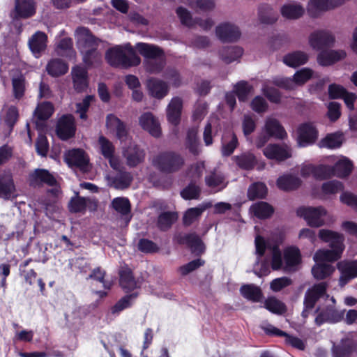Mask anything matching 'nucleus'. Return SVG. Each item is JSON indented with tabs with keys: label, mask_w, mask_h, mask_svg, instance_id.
<instances>
[{
	"label": "nucleus",
	"mask_w": 357,
	"mask_h": 357,
	"mask_svg": "<svg viewBox=\"0 0 357 357\" xmlns=\"http://www.w3.org/2000/svg\"><path fill=\"white\" fill-rule=\"evenodd\" d=\"M255 248L257 259L254 266V272L258 276L266 275L270 272L268 261L261 259L266 250L272 256L271 268L273 270L282 269L285 272H294L298 269L301 262V254L298 248L294 247L287 248L282 257L278 245H270L260 236L255 238Z\"/></svg>",
	"instance_id": "f257e3e1"
},
{
	"label": "nucleus",
	"mask_w": 357,
	"mask_h": 357,
	"mask_svg": "<svg viewBox=\"0 0 357 357\" xmlns=\"http://www.w3.org/2000/svg\"><path fill=\"white\" fill-rule=\"evenodd\" d=\"M319 237L324 242L329 243L331 250L320 249L314 255L315 262H333L341 258L344 250V237L342 234L329 229H320Z\"/></svg>",
	"instance_id": "f03ea898"
},
{
	"label": "nucleus",
	"mask_w": 357,
	"mask_h": 357,
	"mask_svg": "<svg viewBox=\"0 0 357 357\" xmlns=\"http://www.w3.org/2000/svg\"><path fill=\"white\" fill-rule=\"evenodd\" d=\"M134 49L130 43L115 45L105 52V60L114 68H128L133 65Z\"/></svg>",
	"instance_id": "7ed1b4c3"
},
{
	"label": "nucleus",
	"mask_w": 357,
	"mask_h": 357,
	"mask_svg": "<svg viewBox=\"0 0 357 357\" xmlns=\"http://www.w3.org/2000/svg\"><path fill=\"white\" fill-rule=\"evenodd\" d=\"M135 50L146 58V69L153 74L159 73L165 66V61L162 51L158 47L146 43H138Z\"/></svg>",
	"instance_id": "20e7f679"
},
{
	"label": "nucleus",
	"mask_w": 357,
	"mask_h": 357,
	"mask_svg": "<svg viewBox=\"0 0 357 357\" xmlns=\"http://www.w3.org/2000/svg\"><path fill=\"white\" fill-rule=\"evenodd\" d=\"M106 125L107 128L116 133L117 138L121 141L123 149V154L127 159V163L130 167H134V153L130 146H127V141L131 142L128 138V130L126 126L114 114L107 116Z\"/></svg>",
	"instance_id": "39448f33"
},
{
	"label": "nucleus",
	"mask_w": 357,
	"mask_h": 357,
	"mask_svg": "<svg viewBox=\"0 0 357 357\" xmlns=\"http://www.w3.org/2000/svg\"><path fill=\"white\" fill-rule=\"evenodd\" d=\"M153 165L160 172L171 174L178 172L184 165L183 157L172 151L158 154L153 159Z\"/></svg>",
	"instance_id": "423d86ee"
},
{
	"label": "nucleus",
	"mask_w": 357,
	"mask_h": 357,
	"mask_svg": "<svg viewBox=\"0 0 357 357\" xmlns=\"http://www.w3.org/2000/svg\"><path fill=\"white\" fill-rule=\"evenodd\" d=\"M327 287V282H321L314 284L306 291L304 298V310L302 312L303 317H308L310 312L313 310L315 303L319 298H329V295L326 294Z\"/></svg>",
	"instance_id": "0eeeda50"
},
{
	"label": "nucleus",
	"mask_w": 357,
	"mask_h": 357,
	"mask_svg": "<svg viewBox=\"0 0 357 357\" xmlns=\"http://www.w3.org/2000/svg\"><path fill=\"white\" fill-rule=\"evenodd\" d=\"M332 304H328L318 313L315 318V323L321 326L324 323L335 324L341 321L344 315L345 310H337L335 309L336 301L334 297H331Z\"/></svg>",
	"instance_id": "6e6552de"
},
{
	"label": "nucleus",
	"mask_w": 357,
	"mask_h": 357,
	"mask_svg": "<svg viewBox=\"0 0 357 357\" xmlns=\"http://www.w3.org/2000/svg\"><path fill=\"white\" fill-rule=\"evenodd\" d=\"M297 215L310 227H319L324 224V217L326 215V211L322 206L301 207L297 210Z\"/></svg>",
	"instance_id": "1a4fd4ad"
},
{
	"label": "nucleus",
	"mask_w": 357,
	"mask_h": 357,
	"mask_svg": "<svg viewBox=\"0 0 357 357\" xmlns=\"http://www.w3.org/2000/svg\"><path fill=\"white\" fill-rule=\"evenodd\" d=\"M313 75L314 72L312 70L308 68H304L297 71L294 74L293 79L287 77L280 78L275 79L274 83L280 87L291 89L296 84L301 85L306 82L313 77Z\"/></svg>",
	"instance_id": "9d476101"
},
{
	"label": "nucleus",
	"mask_w": 357,
	"mask_h": 357,
	"mask_svg": "<svg viewBox=\"0 0 357 357\" xmlns=\"http://www.w3.org/2000/svg\"><path fill=\"white\" fill-rule=\"evenodd\" d=\"M333 36L326 30H317L311 33L308 38L310 47L316 51L323 50L334 43Z\"/></svg>",
	"instance_id": "9b49d317"
},
{
	"label": "nucleus",
	"mask_w": 357,
	"mask_h": 357,
	"mask_svg": "<svg viewBox=\"0 0 357 357\" xmlns=\"http://www.w3.org/2000/svg\"><path fill=\"white\" fill-rule=\"evenodd\" d=\"M318 138V130L312 123H304L298 128V145L305 147L313 144Z\"/></svg>",
	"instance_id": "f8f14e48"
},
{
	"label": "nucleus",
	"mask_w": 357,
	"mask_h": 357,
	"mask_svg": "<svg viewBox=\"0 0 357 357\" xmlns=\"http://www.w3.org/2000/svg\"><path fill=\"white\" fill-rule=\"evenodd\" d=\"M36 13V3L34 0H15L14 10L10 13L13 21L20 19H26Z\"/></svg>",
	"instance_id": "ddd939ff"
},
{
	"label": "nucleus",
	"mask_w": 357,
	"mask_h": 357,
	"mask_svg": "<svg viewBox=\"0 0 357 357\" xmlns=\"http://www.w3.org/2000/svg\"><path fill=\"white\" fill-rule=\"evenodd\" d=\"M77 37V46L81 53L91 51L98 48L99 40L95 38L90 31L84 27L78 28L76 30Z\"/></svg>",
	"instance_id": "4468645a"
},
{
	"label": "nucleus",
	"mask_w": 357,
	"mask_h": 357,
	"mask_svg": "<svg viewBox=\"0 0 357 357\" xmlns=\"http://www.w3.org/2000/svg\"><path fill=\"white\" fill-rule=\"evenodd\" d=\"M66 162L70 167H75L80 170L86 172L89 170V158L85 152L79 149L70 150L65 155Z\"/></svg>",
	"instance_id": "2eb2a0df"
},
{
	"label": "nucleus",
	"mask_w": 357,
	"mask_h": 357,
	"mask_svg": "<svg viewBox=\"0 0 357 357\" xmlns=\"http://www.w3.org/2000/svg\"><path fill=\"white\" fill-rule=\"evenodd\" d=\"M217 37L223 42H235L241 36L239 28L234 24L225 22L215 28Z\"/></svg>",
	"instance_id": "dca6fc26"
},
{
	"label": "nucleus",
	"mask_w": 357,
	"mask_h": 357,
	"mask_svg": "<svg viewBox=\"0 0 357 357\" xmlns=\"http://www.w3.org/2000/svg\"><path fill=\"white\" fill-rule=\"evenodd\" d=\"M263 153L267 158L278 161H283L291 156V149L286 144H268Z\"/></svg>",
	"instance_id": "f3484780"
},
{
	"label": "nucleus",
	"mask_w": 357,
	"mask_h": 357,
	"mask_svg": "<svg viewBox=\"0 0 357 357\" xmlns=\"http://www.w3.org/2000/svg\"><path fill=\"white\" fill-rule=\"evenodd\" d=\"M15 185L10 171L0 173V198L6 200L15 197Z\"/></svg>",
	"instance_id": "a211bd4d"
},
{
	"label": "nucleus",
	"mask_w": 357,
	"mask_h": 357,
	"mask_svg": "<svg viewBox=\"0 0 357 357\" xmlns=\"http://www.w3.org/2000/svg\"><path fill=\"white\" fill-rule=\"evenodd\" d=\"M261 328L268 335L284 337L285 342L296 349L300 350H303L305 349V344L301 339L297 337L290 335L271 324H264L261 326Z\"/></svg>",
	"instance_id": "6ab92c4d"
},
{
	"label": "nucleus",
	"mask_w": 357,
	"mask_h": 357,
	"mask_svg": "<svg viewBox=\"0 0 357 357\" xmlns=\"http://www.w3.org/2000/svg\"><path fill=\"white\" fill-rule=\"evenodd\" d=\"M341 273L339 284L344 287L351 279L357 277V261H342L337 264Z\"/></svg>",
	"instance_id": "aec40b11"
},
{
	"label": "nucleus",
	"mask_w": 357,
	"mask_h": 357,
	"mask_svg": "<svg viewBox=\"0 0 357 357\" xmlns=\"http://www.w3.org/2000/svg\"><path fill=\"white\" fill-rule=\"evenodd\" d=\"M305 11L303 6L296 1H288L280 8L281 15L289 20H296L302 17Z\"/></svg>",
	"instance_id": "412c9836"
},
{
	"label": "nucleus",
	"mask_w": 357,
	"mask_h": 357,
	"mask_svg": "<svg viewBox=\"0 0 357 357\" xmlns=\"http://www.w3.org/2000/svg\"><path fill=\"white\" fill-rule=\"evenodd\" d=\"M75 132L74 118L72 115H64L58 121L56 126V134L58 137L66 140L73 136Z\"/></svg>",
	"instance_id": "4be33fe9"
},
{
	"label": "nucleus",
	"mask_w": 357,
	"mask_h": 357,
	"mask_svg": "<svg viewBox=\"0 0 357 357\" xmlns=\"http://www.w3.org/2000/svg\"><path fill=\"white\" fill-rule=\"evenodd\" d=\"M29 181L31 186L38 187L43 183L50 186L56 184L55 178L46 169H36L29 174Z\"/></svg>",
	"instance_id": "5701e85b"
},
{
	"label": "nucleus",
	"mask_w": 357,
	"mask_h": 357,
	"mask_svg": "<svg viewBox=\"0 0 357 357\" xmlns=\"http://www.w3.org/2000/svg\"><path fill=\"white\" fill-rule=\"evenodd\" d=\"M139 124L142 128L148 131L153 137H159L161 135L160 124L152 113L146 112L139 118Z\"/></svg>",
	"instance_id": "b1692460"
},
{
	"label": "nucleus",
	"mask_w": 357,
	"mask_h": 357,
	"mask_svg": "<svg viewBox=\"0 0 357 357\" xmlns=\"http://www.w3.org/2000/svg\"><path fill=\"white\" fill-rule=\"evenodd\" d=\"M182 107L183 101L181 98L174 97L172 99L167 108V117L169 123L174 126L179 123Z\"/></svg>",
	"instance_id": "393cba45"
},
{
	"label": "nucleus",
	"mask_w": 357,
	"mask_h": 357,
	"mask_svg": "<svg viewBox=\"0 0 357 357\" xmlns=\"http://www.w3.org/2000/svg\"><path fill=\"white\" fill-rule=\"evenodd\" d=\"M329 0H309L307 13L312 18L319 17L324 12L332 10Z\"/></svg>",
	"instance_id": "a878e982"
},
{
	"label": "nucleus",
	"mask_w": 357,
	"mask_h": 357,
	"mask_svg": "<svg viewBox=\"0 0 357 357\" xmlns=\"http://www.w3.org/2000/svg\"><path fill=\"white\" fill-rule=\"evenodd\" d=\"M28 44L32 53L38 58L47 47V36L42 31H37L29 38Z\"/></svg>",
	"instance_id": "bb28decb"
},
{
	"label": "nucleus",
	"mask_w": 357,
	"mask_h": 357,
	"mask_svg": "<svg viewBox=\"0 0 357 357\" xmlns=\"http://www.w3.org/2000/svg\"><path fill=\"white\" fill-rule=\"evenodd\" d=\"M205 182L206 185L215 192L222 190L227 185L224 174L218 169H214L207 175L205 177Z\"/></svg>",
	"instance_id": "cd10ccee"
},
{
	"label": "nucleus",
	"mask_w": 357,
	"mask_h": 357,
	"mask_svg": "<svg viewBox=\"0 0 357 357\" xmlns=\"http://www.w3.org/2000/svg\"><path fill=\"white\" fill-rule=\"evenodd\" d=\"M147 87L150 94L158 98L162 99L166 96L169 91L167 84L156 78H151L147 80Z\"/></svg>",
	"instance_id": "c85d7f7f"
},
{
	"label": "nucleus",
	"mask_w": 357,
	"mask_h": 357,
	"mask_svg": "<svg viewBox=\"0 0 357 357\" xmlns=\"http://www.w3.org/2000/svg\"><path fill=\"white\" fill-rule=\"evenodd\" d=\"M112 207L121 215L126 225H128L131 220L130 203L127 198L116 197L112 202Z\"/></svg>",
	"instance_id": "c756f323"
},
{
	"label": "nucleus",
	"mask_w": 357,
	"mask_h": 357,
	"mask_svg": "<svg viewBox=\"0 0 357 357\" xmlns=\"http://www.w3.org/2000/svg\"><path fill=\"white\" fill-rule=\"evenodd\" d=\"M346 54L343 51H321L317 56L319 65L327 66L344 58Z\"/></svg>",
	"instance_id": "7c9ffc66"
},
{
	"label": "nucleus",
	"mask_w": 357,
	"mask_h": 357,
	"mask_svg": "<svg viewBox=\"0 0 357 357\" xmlns=\"http://www.w3.org/2000/svg\"><path fill=\"white\" fill-rule=\"evenodd\" d=\"M73 81L74 87L77 91H83L88 85L87 71L81 66H75L72 69Z\"/></svg>",
	"instance_id": "2f4dec72"
},
{
	"label": "nucleus",
	"mask_w": 357,
	"mask_h": 357,
	"mask_svg": "<svg viewBox=\"0 0 357 357\" xmlns=\"http://www.w3.org/2000/svg\"><path fill=\"white\" fill-rule=\"evenodd\" d=\"M119 284L126 293L130 292L134 289L132 270L127 265L121 266L119 270Z\"/></svg>",
	"instance_id": "473e14b6"
},
{
	"label": "nucleus",
	"mask_w": 357,
	"mask_h": 357,
	"mask_svg": "<svg viewBox=\"0 0 357 357\" xmlns=\"http://www.w3.org/2000/svg\"><path fill=\"white\" fill-rule=\"evenodd\" d=\"M309 59L307 53L302 51H295L284 56L282 61L284 64L291 68H296L305 64Z\"/></svg>",
	"instance_id": "72a5a7b5"
},
{
	"label": "nucleus",
	"mask_w": 357,
	"mask_h": 357,
	"mask_svg": "<svg viewBox=\"0 0 357 357\" xmlns=\"http://www.w3.org/2000/svg\"><path fill=\"white\" fill-rule=\"evenodd\" d=\"M212 206L211 202L203 203L197 207L190 208L187 210L183 215V222L185 226H189L196 221L202 213Z\"/></svg>",
	"instance_id": "f704fd0d"
},
{
	"label": "nucleus",
	"mask_w": 357,
	"mask_h": 357,
	"mask_svg": "<svg viewBox=\"0 0 357 357\" xmlns=\"http://www.w3.org/2000/svg\"><path fill=\"white\" fill-rule=\"evenodd\" d=\"M68 70V64L61 59H52L46 66L47 73L54 77L66 74Z\"/></svg>",
	"instance_id": "c9c22d12"
},
{
	"label": "nucleus",
	"mask_w": 357,
	"mask_h": 357,
	"mask_svg": "<svg viewBox=\"0 0 357 357\" xmlns=\"http://www.w3.org/2000/svg\"><path fill=\"white\" fill-rule=\"evenodd\" d=\"M264 128L265 131L268 134V136L283 139L287 135L284 129L282 127L278 121L275 119H267Z\"/></svg>",
	"instance_id": "e433bc0d"
},
{
	"label": "nucleus",
	"mask_w": 357,
	"mask_h": 357,
	"mask_svg": "<svg viewBox=\"0 0 357 357\" xmlns=\"http://www.w3.org/2000/svg\"><path fill=\"white\" fill-rule=\"evenodd\" d=\"M301 181L299 178L292 175H283L278 178V187L284 191L296 189L301 185Z\"/></svg>",
	"instance_id": "4c0bfd02"
},
{
	"label": "nucleus",
	"mask_w": 357,
	"mask_h": 357,
	"mask_svg": "<svg viewBox=\"0 0 357 357\" xmlns=\"http://www.w3.org/2000/svg\"><path fill=\"white\" fill-rule=\"evenodd\" d=\"M354 349L353 341L349 338L342 339L340 344L333 347V357H349Z\"/></svg>",
	"instance_id": "58836bf2"
},
{
	"label": "nucleus",
	"mask_w": 357,
	"mask_h": 357,
	"mask_svg": "<svg viewBox=\"0 0 357 357\" xmlns=\"http://www.w3.org/2000/svg\"><path fill=\"white\" fill-rule=\"evenodd\" d=\"M334 271V266L321 262H316L312 268V274L317 280L325 279L331 275Z\"/></svg>",
	"instance_id": "ea45409f"
},
{
	"label": "nucleus",
	"mask_w": 357,
	"mask_h": 357,
	"mask_svg": "<svg viewBox=\"0 0 357 357\" xmlns=\"http://www.w3.org/2000/svg\"><path fill=\"white\" fill-rule=\"evenodd\" d=\"M238 139L235 134L228 133L222 139V154L224 156L230 155L238 146Z\"/></svg>",
	"instance_id": "a19ab883"
},
{
	"label": "nucleus",
	"mask_w": 357,
	"mask_h": 357,
	"mask_svg": "<svg viewBox=\"0 0 357 357\" xmlns=\"http://www.w3.org/2000/svg\"><path fill=\"white\" fill-rule=\"evenodd\" d=\"M243 54V49L237 46L226 47L222 48L220 52L221 59L226 63H230Z\"/></svg>",
	"instance_id": "79ce46f5"
},
{
	"label": "nucleus",
	"mask_w": 357,
	"mask_h": 357,
	"mask_svg": "<svg viewBox=\"0 0 357 357\" xmlns=\"http://www.w3.org/2000/svg\"><path fill=\"white\" fill-rule=\"evenodd\" d=\"M250 211L257 218L265 219L269 218L273 213V208L266 202H259L252 204Z\"/></svg>",
	"instance_id": "37998d69"
},
{
	"label": "nucleus",
	"mask_w": 357,
	"mask_h": 357,
	"mask_svg": "<svg viewBox=\"0 0 357 357\" xmlns=\"http://www.w3.org/2000/svg\"><path fill=\"white\" fill-rule=\"evenodd\" d=\"M178 215L175 212H163L158 218L157 226L161 231L168 230L176 221Z\"/></svg>",
	"instance_id": "c03bdc74"
},
{
	"label": "nucleus",
	"mask_w": 357,
	"mask_h": 357,
	"mask_svg": "<svg viewBox=\"0 0 357 357\" xmlns=\"http://www.w3.org/2000/svg\"><path fill=\"white\" fill-rule=\"evenodd\" d=\"M232 159L238 167L243 169H251L256 163L255 155L250 153H243L234 156Z\"/></svg>",
	"instance_id": "a18cd8bd"
},
{
	"label": "nucleus",
	"mask_w": 357,
	"mask_h": 357,
	"mask_svg": "<svg viewBox=\"0 0 357 357\" xmlns=\"http://www.w3.org/2000/svg\"><path fill=\"white\" fill-rule=\"evenodd\" d=\"M132 181L130 173L120 171L114 177L110 178V184L116 189H125Z\"/></svg>",
	"instance_id": "49530a36"
},
{
	"label": "nucleus",
	"mask_w": 357,
	"mask_h": 357,
	"mask_svg": "<svg viewBox=\"0 0 357 357\" xmlns=\"http://www.w3.org/2000/svg\"><path fill=\"white\" fill-rule=\"evenodd\" d=\"M259 18L264 24H273L278 20L277 13L268 5H262L259 8Z\"/></svg>",
	"instance_id": "de8ad7c7"
},
{
	"label": "nucleus",
	"mask_w": 357,
	"mask_h": 357,
	"mask_svg": "<svg viewBox=\"0 0 357 357\" xmlns=\"http://www.w3.org/2000/svg\"><path fill=\"white\" fill-rule=\"evenodd\" d=\"M241 293L243 297L253 302L260 301L263 296L260 288L253 284L242 286Z\"/></svg>",
	"instance_id": "09e8293b"
},
{
	"label": "nucleus",
	"mask_w": 357,
	"mask_h": 357,
	"mask_svg": "<svg viewBox=\"0 0 357 357\" xmlns=\"http://www.w3.org/2000/svg\"><path fill=\"white\" fill-rule=\"evenodd\" d=\"M180 242L188 245L192 252H200L204 250L200 238L195 233L185 235L181 238Z\"/></svg>",
	"instance_id": "8fccbe9b"
},
{
	"label": "nucleus",
	"mask_w": 357,
	"mask_h": 357,
	"mask_svg": "<svg viewBox=\"0 0 357 357\" xmlns=\"http://www.w3.org/2000/svg\"><path fill=\"white\" fill-rule=\"evenodd\" d=\"M185 3L196 12H210L215 8L213 0H187Z\"/></svg>",
	"instance_id": "3c124183"
},
{
	"label": "nucleus",
	"mask_w": 357,
	"mask_h": 357,
	"mask_svg": "<svg viewBox=\"0 0 357 357\" xmlns=\"http://www.w3.org/2000/svg\"><path fill=\"white\" fill-rule=\"evenodd\" d=\"M332 167L333 169L334 176L345 177L351 173L352 164L348 159L343 158L337 161Z\"/></svg>",
	"instance_id": "603ef678"
},
{
	"label": "nucleus",
	"mask_w": 357,
	"mask_h": 357,
	"mask_svg": "<svg viewBox=\"0 0 357 357\" xmlns=\"http://www.w3.org/2000/svg\"><path fill=\"white\" fill-rule=\"evenodd\" d=\"M53 112V105L50 102H43L38 105L34 116L40 121H45L52 116Z\"/></svg>",
	"instance_id": "864d4df0"
},
{
	"label": "nucleus",
	"mask_w": 357,
	"mask_h": 357,
	"mask_svg": "<svg viewBox=\"0 0 357 357\" xmlns=\"http://www.w3.org/2000/svg\"><path fill=\"white\" fill-rule=\"evenodd\" d=\"M3 120L6 125L11 130L18 119V110L15 106L4 107Z\"/></svg>",
	"instance_id": "5fc2aeb1"
},
{
	"label": "nucleus",
	"mask_w": 357,
	"mask_h": 357,
	"mask_svg": "<svg viewBox=\"0 0 357 357\" xmlns=\"http://www.w3.org/2000/svg\"><path fill=\"white\" fill-rule=\"evenodd\" d=\"M342 142V135L333 133L322 139L319 142V146L321 148L336 149L341 146Z\"/></svg>",
	"instance_id": "6e6d98bb"
},
{
	"label": "nucleus",
	"mask_w": 357,
	"mask_h": 357,
	"mask_svg": "<svg viewBox=\"0 0 357 357\" xmlns=\"http://www.w3.org/2000/svg\"><path fill=\"white\" fill-rule=\"evenodd\" d=\"M264 307L270 312L278 314H282L286 311L285 305L274 297L267 298L264 302Z\"/></svg>",
	"instance_id": "4d7b16f0"
},
{
	"label": "nucleus",
	"mask_w": 357,
	"mask_h": 357,
	"mask_svg": "<svg viewBox=\"0 0 357 357\" xmlns=\"http://www.w3.org/2000/svg\"><path fill=\"white\" fill-rule=\"evenodd\" d=\"M198 129L197 127L190 128L187 133L186 144L191 153L197 154L199 153V143L197 137Z\"/></svg>",
	"instance_id": "13d9d810"
},
{
	"label": "nucleus",
	"mask_w": 357,
	"mask_h": 357,
	"mask_svg": "<svg viewBox=\"0 0 357 357\" xmlns=\"http://www.w3.org/2000/svg\"><path fill=\"white\" fill-rule=\"evenodd\" d=\"M106 272L100 267H97L92 270L87 279H92L102 284L105 289H110L112 282L105 280Z\"/></svg>",
	"instance_id": "bf43d9fd"
},
{
	"label": "nucleus",
	"mask_w": 357,
	"mask_h": 357,
	"mask_svg": "<svg viewBox=\"0 0 357 357\" xmlns=\"http://www.w3.org/2000/svg\"><path fill=\"white\" fill-rule=\"evenodd\" d=\"M56 52L62 56H71L73 55V40L70 38H64L58 43Z\"/></svg>",
	"instance_id": "052dcab7"
},
{
	"label": "nucleus",
	"mask_w": 357,
	"mask_h": 357,
	"mask_svg": "<svg viewBox=\"0 0 357 357\" xmlns=\"http://www.w3.org/2000/svg\"><path fill=\"white\" fill-rule=\"evenodd\" d=\"M266 187L262 183H256L250 186L248 196L250 199L263 198L266 194Z\"/></svg>",
	"instance_id": "680f3d73"
},
{
	"label": "nucleus",
	"mask_w": 357,
	"mask_h": 357,
	"mask_svg": "<svg viewBox=\"0 0 357 357\" xmlns=\"http://www.w3.org/2000/svg\"><path fill=\"white\" fill-rule=\"evenodd\" d=\"M12 84L15 98L20 99L25 91V79L22 75L15 77L12 79Z\"/></svg>",
	"instance_id": "e2e57ef3"
},
{
	"label": "nucleus",
	"mask_w": 357,
	"mask_h": 357,
	"mask_svg": "<svg viewBox=\"0 0 357 357\" xmlns=\"http://www.w3.org/2000/svg\"><path fill=\"white\" fill-rule=\"evenodd\" d=\"M176 13L182 24L191 27L195 24L191 13L185 8L179 6L176 10Z\"/></svg>",
	"instance_id": "0e129e2a"
},
{
	"label": "nucleus",
	"mask_w": 357,
	"mask_h": 357,
	"mask_svg": "<svg viewBox=\"0 0 357 357\" xmlns=\"http://www.w3.org/2000/svg\"><path fill=\"white\" fill-rule=\"evenodd\" d=\"M323 193L333 195L343 190L342 183L337 180H333L323 183L321 186Z\"/></svg>",
	"instance_id": "69168bd1"
},
{
	"label": "nucleus",
	"mask_w": 357,
	"mask_h": 357,
	"mask_svg": "<svg viewBox=\"0 0 357 357\" xmlns=\"http://www.w3.org/2000/svg\"><path fill=\"white\" fill-rule=\"evenodd\" d=\"M83 56V61L87 66L99 64L101 61V53L95 48L91 51H86V53H81Z\"/></svg>",
	"instance_id": "338daca9"
},
{
	"label": "nucleus",
	"mask_w": 357,
	"mask_h": 357,
	"mask_svg": "<svg viewBox=\"0 0 357 357\" xmlns=\"http://www.w3.org/2000/svg\"><path fill=\"white\" fill-rule=\"evenodd\" d=\"M98 144L100 152L104 158H111L114 153V146L113 144L104 136H100L98 139Z\"/></svg>",
	"instance_id": "774afa93"
}]
</instances>
